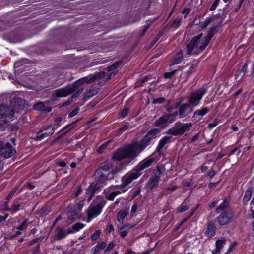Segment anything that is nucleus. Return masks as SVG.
I'll return each instance as SVG.
<instances>
[{
  "mask_svg": "<svg viewBox=\"0 0 254 254\" xmlns=\"http://www.w3.org/2000/svg\"><path fill=\"white\" fill-rule=\"evenodd\" d=\"M189 209V207L187 205H181L177 208V212L182 213L187 211Z\"/></svg>",
  "mask_w": 254,
  "mask_h": 254,
  "instance_id": "nucleus-37",
  "label": "nucleus"
},
{
  "mask_svg": "<svg viewBox=\"0 0 254 254\" xmlns=\"http://www.w3.org/2000/svg\"><path fill=\"white\" fill-rule=\"evenodd\" d=\"M180 19H175L174 20L173 23H172V26L175 28H178L180 25Z\"/></svg>",
  "mask_w": 254,
  "mask_h": 254,
  "instance_id": "nucleus-50",
  "label": "nucleus"
},
{
  "mask_svg": "<svg viewBox=\"0 0 254 254\" xmlns=\"http://www.w3.org/2000/svg\"><path fill=\"white\" fill-rule=\"evenodd\" d=\"M62 219V216L61 215H59L56 218V219L55 220L53 224H52V226H51V229H53L55 225H56V224L60 220H61Z\"/></svg>",
  "mask_w": 254,
  "mask_h": 254,
  "instance_id": "nucleus-60",
  "label": "nucleus"
},
{
  "mask_svg": "<svg viewBox=\"0 0 254 254\" xmlns=\"http://www.w3.org/2000/svg\"><path fill=\"white\" fill-rule=\"evenodd\" d=\"M104 74V72H99L93 75H90L88 76L80 78L74 82L72 84L76 90V93L72 96V99H73L78 97L80 94L83 91V88H79L82 84L84 83H89L95 81L97 78L102 77Z\"/></svg>",
  "mask_w": 254,
  "mask_h": 254,
  "instance_id": "nucleus-4",
  "label": "nucleus"
},
{
  "mask_svg": "<svg viewBox=\"0 0 254 254\" xmlns=\"http://www.w3.org/2000/svg\"><path fill=\"white\" fill-rule=\"evenodd\" d=\"M121 189V190H116V191H114L111 192L110 194H109L107 196V199L109 200L112 201L114 200V198L117 195L121 194V193H124V192H126V189Z\"/></svg>",
  "mask_w": 254,
  "mask_h": 254,
  "instance_id": "nucleus-26",
  "label": "nucleus"
},
{
  "mask_svg": "<svg viewBox=\"0 0 254 254\" xmlns=\"http://www.w3.org/2000/svg\"><path fill=\"white\" fill-rule=\"evenodd\" d=\"M137 208V206L135 204H134L132 206L131 210V212H130V214H131V216H133L135 214V213L136 212Z\"/></svg>",
  "mask_w": 254,
  "mask_h": 254,
  "instance_id": "nucleus-57",
  "label": "nucleus"
},
{
  "mask_svg": "<svg viewBox=\"0 0 254 254\" xmlns=\"http://www.w3.org/2000/svg\"><path fill=\"white\" fill-rule=\"evenodd\" d=\"M129 109L128 108H126L122 110L120 113L121 116L123 118L125 117L128 113Z\"/></svg>",
  "mask_w": 254,
  "mask_h": 254,
  "instance_id": "nucleus-51",
  "label": "nucleus"
},
{
  "mask_svg": "<svg viewBox=\"0 0 254 254\" xmlns=\"http://www.w3.org/2000/svg\"><path fill=\"white\" fill-rule=\"evenodd\" d=\"M170 122V119L168 117L167 114H164L162 116L160 117L158 119L156 120L154 122V125L156 127H159L162 125H165L166 127Z\"/></svg>",
  "mask_w": 254,
  "mask_h": 254,
  "instance_id": "nucleus-21",
  "label": "nucleus"
},
{
  "mask_svg": "<svg viewBox=\"0 0 254 254\" xmlns=\"http://www.w3.org/2000/svg\"><path fill=\"white\" fill-rule=\"evenodd\" d=\"M121 61L116 62V63L113 64L111 66L108 67V70L109 71H111L116 69L120 65H121Z\"/></svg>",
  "mask_w": 254,
  "mask_h": 254,
  "instance_id": "nucleus-36",
  "label": "nucleus"
},
{
  "mask_svg": "<svg viewBox=\"0 0 254 254\" xmlns=\"http://www.w3.org/2000/svg\"><path fill=\"white\" fill-rule=\"evenodd\" d=\"M101 233V232L100 230L96 231L95 232L94 234H93L91 236L92 240H97L100 237Z\"/></svg>",
  "mask_w": 254,
  "mask_h": 254,
  "instance_id": "nucleus-39",
  "label": "nucleus"
},
{
  "mask_svg": "<svg viewBox=\"0 0 254 254\" xmlns=\"http://www.w3.org/2000/svg\"><path fill=\"white\" fill-rule=\"evenodd\" d=\"M172 137L170 136H166L163 137L159 142L158 145L156 148V152L160 154L162 149L167 144L171 142Z\"/></svg>",
  "mask_w": 254,
  "mask_h": 254,
  "instance_id": "nucleus-17",
  "label": "nucleus"
},
{
  "mask_svg": "<svg viewBox=\"0 0 254 254\" xmlns=\"http://www.w3.org/2000/svg\"><path fill=\"white\" fill-rule=\"evenodd\" d=\"M79 110V108L75 109L74 110H73L71 112H70L69 114L68 117L69 118H71V117L75 116L76 114H78Z\"/></svg>",
  "mask_w": 254,
  "mask_h": 254,
  "instance_id": "nucleus-52",
  "label": "nucleus"
},
{
  "mask_svg": "<svg viewBox=\"0 0 254 254\" xmlns=\"http://www.w3.org/2000/svg\"><path fill=\"white\" fill-rule=\"evenodd\" d=\"M153 172L154 173V176L151 177L148 182V185L151 189L157 188L161 177V174L162 173L163 171L161 170L160 167L157 166V170H154Z\"/></svg>",
  "mask_w": 254,
  "mask_h": 254,
  "instance_id": "nucleus-10",
  "label": "nucleus"
},
{
  "mask_svg": "<svg viewBox=\"0 0 254 254\" xmlns=\"http://www.w3.org/2000/svg\"><path fill=\"white\" fill-rule=\"evenodd\" d=\"M109 173L101 172V170H97L95 173L96 180L98 183H104L109 178Z\"/></svg>",
  "mask_w": 254,
  "mask_h": 254,
  "instance_id": "nucleus-19",
  "label": "nucleus"
},
{
  "mask_svg": "<svg viewBox=\"0 0 254 254\" xmlns=\"http://www.w3.org/2000/svg\"><path fill=\"white\" fill-rule=\"evenodd\" d=\"M114 246H115V243H114L113 242L110 243L108 244L107 248L106 249V250L105 251V252H108L110 251L113 248V247Z\"/></svg>",
  "mask_w": 254,
  "mask_h": 254,
  "instance_id": "nucleus-54",
  "label": "nucleus"
},
{
  "mask_svg": "<svg viewBox=\"0 0 254 254\" xmlns=\"http://www.w3.org/2000/svg\"><path fill=\"white\" fill-rule=\"evenodd\" d=\"M219 199H217V200L212 202L211 203H209L208 206L209 209H211L212 208L215 207L216 206V205L219 202Z\"/></svg>",
  "mask_w": 254,
  "mask_h": 254,
  "instance_id": "nucleus-48",
  "label": "nucleus"
},
{
  "mask_svg": "<svg viewBox=\"0 0 254 254\" xmlns=\"http://www.w3.org/2000/svg\"><path fill=\"white\" fill-rule=\"evenodd\" d=\"M165 100V99L164 98L160 97V98L154 99L152 101V103L154 104H161V103H162Z\"/></svg>",
  "mask_w": 254,
  "mask_h": 254,
  "instance_id": "nucleus-41",
  "label": "nucleus"
},
{
  "mask_svg": "<svg viewBox=\"0 0 254 254\" xmlns=\"http://www.w3.org/2000/svg\"><path fill=\"white\" fill-rule=\"evenodd\" d=\"M163 33L162 32H160L158 35L155 37L154 40L152 42V45H154L156 42L159 39V38L162 36Z\"/></svg>",
  "mask_w": 254,
  "mask_h": 254,
  "instance_id": "nucleus-58",
  "label": "nucleus"
},
{
  "mask_svg": "<svg viewBox=\"0 0 254 254\" xmlns=\"http://www.w3.org/2000/svg\"><path fill=\"white\" fill-rule=\"evenodd\" d=\"M42 238H41V237H39L38 238L34 239L28 243V246H31L32 245L35 244V243L38 244V243L41 242L42 241Z\"/></svg>",
  "mask_w": 254,
  "mask_h": 254,
  "instance_id": "nucleus-40",
  "label": "nucleus"
},
{
  "mask_svg": "<svg viewBox=\"0 0 254 254\" xmlns=\"http://www.w3.org/2000/svg\"><path fill=\"white\" fill-rule=\"evenodd\" d=\"M253 193L252 188H249L246 190L243 202L244 204H246L251 199Z\"/></svg>",
  "mask_w": 254,
  "mask_h": 254,
  "instance_id": "nucleus-25",
  "label": "nucleus"
},
{
  "mask_svg": "<svg viewBox=\"0 0 254 254\" xmlns=\"http://www.w3.org/2000/svg\"><path fill=\"white\" fill-rule=\"evenodd\" d=\"M177 70H174L173 71L169 72H166L164 74V77L165 78H171L176 72Z\"/></svg>",
  "mask_w": 254,
  "mask_h": 254,
  "instance_id": "nucleus-42",
  "label": "nucleus"
},
{
  "mask_svg": "<svg viewBox=\"0 0 254 254\" xmlns=\"http://www.w3.org/2000/svg\"><path fill=\"white\" fill-rule=\"evenodd\" d=\"M139 176V174L133 169L122 177V184L118 187L125 189L126 187H128L134 180L137 179Z\"/></svg>",
  "mask_w": 254,
  "mask_h": 254,
  "instance_id": "nucleus-7",
  "label": "nucleus"
},
{
  "mask_svg": "<svg viewBox=\"0 0 254 254\" xmlns=\"http://www.w3.org/2000/svg\"><path fill=\"white\" fill-rule=\"evenodd\" d=\"M54 130H55V129L54 127H53V128H52L50 132H45L44 133H38L36 136V140H41V139L44 138L45 137H47V136H50V135L54 133Z\"/></svg>",
  "mask_w": 254,
  "mask_h": 254,
  "instance_id": "nucleus-27",
  "label": "nucleus"
},
{
  "mask_svg": "<svg viewBox=\"0 0 254 254\" xmlns=\"http://www.w3.org/2000/svg\"><path fill=\"white\" fill-rule=\"evenodd\" d=\"M183 58L182 51H181L178 53L176 56L174 57V64H177L181 62Z\"/></svg>",
  "mask_w": 254,
  "mask_h": 254,
  "instance_id": "nucleus-29",
  "label": "nucleus"
},
{
  "mask_svg": "<svg viewBox=\"0 0 254 254\" xmlns=\"http://www.w3.org/2000/svg\"><path fill=\"white\" fill-rule=\"evenodd\" d=\"M215 212L219 214L216 221L221 226L230 224L234 218V211L229 206V200L225 199L216 209Z\"/></svg>",
  "mask_w": 254,
  "mask_h": 254,
  "instance_id": "nucleus-2",
  "label": "nucleus"
},
{
  "mask_svg": "<svg viewBox=\"0 0 254 254\" xmlns=\"http://www.w3.org/2000/svg\"><path fill=\"white\" fill-rule=\"evenodd\" d=\"M193 111V107H192L189 103L181 104L179 109L180 118L187 116L189 114L191 113Z\"/></svg>",
  "mask_w": 254,
  "mask_h": 254,
  "instance_id": "nucleus-13",
  "label": "nucleus"
},
{
  "mask_svg": "<svg viewBox=\"0 0 254 254\" xmlns=\"http://www.w3.org/2000/svg\"><path fill=\"white\" fill-rule=\"evenodd\" d=\"M17 190V188H13L12 189V190H11V191L10 192V193H9L8 196H7L6 200H9L11 198V197L13 196V195L15 194Z\"/></svg>",
  "mask_w": 254,
  "mask_h": 254,
  "instance_id": "nucleus-43",
  "label": "nucleus"
},
{
  "mask_svg": "<svg viewBox=\"0 0 254 254\" xmlns=\"http://www.w3.org/2000/svg\"><path fill=\"white\" fill-rule=\"evenodd\" d=\"M28 221V219H25L21 225L17 228V229L20 231H22L26 228V224Z\"/></svg>",
  "mask_w": 254,
  "mask_h": 254,
  "instance_id": "nucleus-46",
  "label": "nucleus"
},
{
  "mask_svg": "<svg viewBox=\"0 0 254 254\" xmlns=\"http://www.w3.org/2000/svg\"><path fill=\"white\" fill-rule=\"evenodd\" d=\"M106 201H103L97 205L90 206L87 210V222H89L92 219L97 217L100 213Z\"/></svg>",
  "mask_w": 254,
  "mask_h": 254,
  "instance_id": "nucleus-9",
  "label": "nucleus"
},
{
  "mask_svg": "<svg viewBox=\"0 0 254 254\" xmlns=\"http://www.w3.org/2000/svg\"><path fill=\"white\" fill-rule=\"evenodd\" d=\"M220 0H215L213 3H212L211 7L210 8V10L213 11L216 9L217 6H218Z\"/></svg>",
  "mask_w": 254,
  "mask_h": 254,
  "instance_id": "nucleus-45",
  "label": "nucleus"
},
{
  "mask_svg": "<svg viewBox=\"0 0 254 254\" xmlns=\"http://www.w3.org/2000/svg\"><path fill=\"white\" fill-rule=\"evenodd\" d=\"M118 232L122 238H124L128 234V231L126 229V226H121L118 228Z\"/></svg>",
  "mask_w": 254,
  "mask_h": 254,
  "instance_id": "nucleus-30",
  "label": "nucleus"
},
{
  "mask_svg": "<svg viewBox=\"0 0 254 254\" xmlns=\"http://www.w3.org/2000/svg\"><path fill=\"white\" fill-rule=\"evenodd\" d=\"M100 249L98 247V245H96L95 247H93L92 248V251L93 254H100L99 252L100 251Z\"/></svg>",
  "mask_w": 254,
  "mask_h": 254,
  "instance_id": "nucleus-49",
  "label": "nucleus"
},
{
  "mask_svg": "<svg viewBox=\"0 0 254 254\" xmlns=\"http://www.w3.org/2000/svg\"><path fill=\"white\" fill-rule=\"evenodd\" d=\"M74 92H76V90L73 87V84L65 88L59 89L55 91V96L57 97H66Z\"/></svg>",
  "mask_w": 254,
  "mask_h": 254,
  "instance_id": "nucleus-11",
  "label": "nucleus"
},
{
  "mask_svg": "<svg viewBox=\"0 0 254 254\" xmlns=\"http://www.w3.org/2000/svg\"><path fill=\"white\" fill-rule=\"evenodd\" d=\"M16 151L10 143L0 142V157L7 159L13 156Z\"/></svg>",
  "mask_w": 254,
  "mask_h": 254,
  "instance_id": "nucleus-8",
  "label": "nucleus"
},
{
  "mask_svg": "<svg viewBox=\"0 0 254 254\" xmlns=\"http://www.w3.org/2000/svg\"><path fill=\"white\" fill-rule=\"evenodd\" d=\"M108 143L109 142H107L101 145L97 151V153L99 154H102L103 153L104 149L107 147Z\"/></svg>",
  "mask_w": 254,
  "mask_h": 254,
  "instance_id": "nucleus-38",
  "label": "nucleus"
},
{
  "mask_svg": "<svg viewBox=\"0 0 254 254\" xmlns=\"http://www.w3.org/2000/svg\"><path fill=\"white\" fill-rule=\"evenodd\" d=\"M21 207V206L20 204H18V205L13 204L11 206V210H12L14 212H16L20 209V207Z\"/></svg>",
  "mask_w": 254,
  "mask_h": 254,
  "instance_id": "nucleus-53",
  "label": "nucleus"
},
{
  "mask_svg": "<svg viewBox=\"0 0 254 254\" xmlns=\"http://www.w3.org/2000/svg\"><path fill=\"white\" fill-rule=\"evenodd\" d=\"M207 90L201 88L191 92L188 97L187 100L192 107L198 106L203 96L206 93Z\"/></svg>",
  "mask_w": 254,
  "mask_h": 254,
  "instance_id": "nucleus-6",
  "label": "nucleus"
},
{
  "mask_svg": "<svg viewBox=\"0 0 254 254\" xmlns=\"http://www.w3.org/2000/svg\"><path fill=\"white\" fill-rule=\"evenodd\" d=\"M128 126L127 125H125L123 126L122 127L119 128V132L121 133L123 132L124 131H126L128 128Z\"/></svg>",
  "mask_w": 254,
  "mask_h": 254,
  "instance_id": "nucleus-64",
  "label": "nucleus"
},
{
  "mask_svg": "<svg viewBox=\"0 0 254 254\" xmlns=\"http://www.w3.org/2000/svg\"><path fill=\"white\" fill-rule=\"evenodd\" d=\"M40 244L39 243L37 244L36 246L34 248L33 253L32 254H40Z\"/></svg>",
  "mask_w": 254,
  "mask_h": 254,
  "instance_id": "nucleus-47",
  "label": "nucleus"
},
{
  "mask_svg": "<svg viewBox=\"0 0 254 254\" xmlns=\"http://www.w3.org/2000/svg\"><path fill=\"white\" fill-rule=\"evenodd\" d=\"M191 11V9L190 8H185L183 11H182V13L184 14H185V17H186L187 14Z\"/></svg>",
  "mask_w": 254,
  "mask_h": 254,
  "instance_id": "nucleus-61",
  "label": "nucleus"
},
{
  "mask_svg": "<svg viewBox=\"0 0 254 254\" xmlns=\"http://www.w3.org/2000/svg\"><path fill=\"white\" fill-rule=\"evenodd\" d=\"M102 184L103 183H98L97 182V183L94 186L92 184L89 187L86 192L87 194L90 195V197L88 199V202L91 200L92 197L93 196L94 193L101 188L102 187L101 184Z\"/></svg>",
  "mask_w": 254,
  "mask_h": 254,
  "instance_id": "nucleus-16",
  "label": "nucleus"
},
{
  "mask_svg": "<svg viewBox=\"0 0 254 254\" xmlns=\"http://www.w3.org/2000/svg\"><path fill=\"white\" fill-rule=\"evenodd\" d=\"M218 28H219V26H212L210 30L208 32L207 36H206L204 37L206 39L208 38H210V40L213 37V36L214 34H215V33H216L217 31V30H218Z\"/></svg>",
  "mask_w": 254,
  "mask_h": 254,
  "instance_id": "nucleus-28",
  "label": "nucleus"
},
{
  "mask_svg": "<svg viewBox=\"0 0 254 254\" xmlns=\"http://www.w3.org/2000/svg\"><path fill=\"white\" fill-rule=\"evenodd\" d=\"M127 215V214L125 210L120 211L117 215L118 221L120 222H123Z\"/></svg>",
  "mask_w": 254,
  "mask_h": 254,
  "instance_id": "nucleus-32",
  "label": "nucleus"
},
{
  "mask_svg": "<svg viewBox=\"0 0 254 254\" xmlns=\"http://www.w3.org/2000/svg\"><path fill=\"white\" fill-rule=\"evenodd\" d=\"M19 104V110H22L24 108L25 101L21 98H17L15 99V104L14 107L16 108V106Z\"/></svg>",
  "mask_w": 254,
  "mask_h": 254,
  "instance_id": "nucleus-33",
  "label": "nucleus"
},
{
  "mask_svg": "<svg viewBox=\"0 0 254 254\" xmlns=\"http://www.w3.org/2000/svg\"><path fill=\"white\" fill-rule=\"evenodd\" d=\"M98 245L100 250H103L105 248L106 244L104 242L101 241L98 243Z\"/></svg>",
  "mask_w": 254,
  "mask_h": 254,
  "instance_id": "nucleus-62",
  "label": "nucleus"
},
{
  "mask_svg": "<svg viewBox=\"0 0 254 254\" xmlns=\"http://www.w3.org/2000/svg\"><path fill=\"white\" fill-rule=\"evenodd\" d=\"M78 214H76L75 211L73 210L71 214L69 215L68 218L70 220H74L76 218H78Z\"/></svg>",
  "mask_w": 254,
  "mask_h": 254,
  "instance_id": "nucleus-55",
  "label": "nucleus"
},
{
  "mask_svg": "<svg viewBox=\"0 0 254 254\" xmlns=\"http://www.w3.org/2000/svg\"><path fill=\"white\" fill-rule=\"evenodd\" d=\"M216 229V225L213 221L208 222L207 224L205 235L208 238L213 237L215 235Z\"/></svg>",
  "mask_w": 254,
  "mask_h": 254,
  "instance_id": "nucleus-15",
  "label": "nucleus"
},
{
  "mask_svg": "<svg viewBox=\"0 0 254 254\" xmlns=\"http://www.w3.org/2000/svg\"><path fill=\"white\" fill-rule=\"evenodd\" d=\"M191 126V123H182L181 122H178L166 132V133L174 136L182 135L184 132L189 130Z\"/></svg>",
  "mask_w": 254,
  "mask_h": 254,
  "instance_id": "nucleus-5",
  "label": "nucleus"
},
{
  "mask_svg": "<svg viewBox=\"0 0 254 254\" xmlns=\"http://www.w3.org/2000/svg\"><path fill=\"white\" fill-rule=\"evenodd\" d=\"M210 108L207 107H203L194 111L192 117L199 121L201 119L202 117L205 116L206 114L210 112Z\"/></svg>",
  "mask_w": 254,
  "mask_h": 254,
  "instance_id": "nucleus-18",
  "label": "nucleus"
},
{
  "mask_svg": "<svg viewBox=\"0 0 254 254\" xmlns=\"http://www.w3.org/2000/svg\"><path fill=\"white\" fill-rule=\"evenodd\" d=\"M202 35V34L200 33L193 37L187 45L188 55H197L205 49L210 41V38L207 39L205 37L201 38Z\"/></svg>",
  "mask_w": 254,
  "mask_h": 254,
  "instance_id": "nucleus-3",
  "label": "nucleus"
},
{
  "mask_svg": "<svg viewBox=\"0 0 254 254\" xmlns=\"http://www.w3.org/2000/svg\"><path fill=\"white\" fill-rule=\"evenodd\" d=\"M166 109L167 111L169 113L171 112L173 110V108L170 106V101H168V104L166 106Z\"/></svg>",
  "mask_w": 254,
  "mask_h": 254,
  "instance_id": "nucleus-59",
  "label": "nucleus"
},
{
  "mask_svg": "<svg viewBox=\"0 0 254 254\" xmlns=\"http://www.w3.org/2000/svg\"><path fill=\"white\" fill-rule=\"evenodd\" d=\"M218 121L217 119H215V120L211 123L209 124L208 125V127L210 128H211L212 127H215L216 125H217L218 124Z\"/></svg>",
  "mask_w": 254,
  "mask_h": 254,
  "instance_id": "nucleus-56",
  "label": "nucleus"
},
{
  "mask_svg": "<svg viewBox=\"0 0 254 254\" xmlns=\"http://www.w3.org/2000/svg\"><path fill=\"white\" fill-rule=\"evenodd\" d=\"M168 117L170 119V122L172 123L176 119V117L177 116L179 115V111H176L174 113L172 114H167Z\"/></svg>",
  "mask_w": 254,
  "mask_h": 254,
  "instance_id": "nucleus-35",
  "label": "nucleus"
},
{
  "mask_svg": "<svg viewBox=\"0 0 254 254\" xmlns=\"http://www.w3.org/2000/svg\"><path fill=\"white\" fill-rule=\"evenodd\" d=\"M226 242L225 240H218L216 242V250L213 251V254H218L221 249L223 247Z\"/></svg>",
  "mask_w": 254,
  "mask_h": 254,
  "instance_id": "nucleus-23",
  "label": "nucleus"
},
{
  "mask_svg": "<svg viewBox=\"0 0 254 254\" xmlns=\"http://www.w3.org/2000/svg\"><path fill=\"white\" fill-rule=\"evenodd\" d=\"M84 200H82L80 201L79 203L76 204L75 207L74 209L75 211V213L76 214H78L81 211L83 205H84Z\"/></svg>",
  "mask_w": 254,
  "mask_h": 254,
  "instance_id": "nucleus-31",
  "label": "nucleus"
},
{
  "mask_svg": "<svg viewBox=\"0 0 254 254\" xmlns=\"http://www.w3.org/2000/svg\"><path fill=\"white\" fill-rule=\"evenodd\" d=\"M45 106V104L43 102H39L34 105L33 109L34 110L43 111Z\"/></svg>",
  "mask_w": 254,
  "mask_h": 254,
  "instance_id": "nucleus-34",
  "label": "nucleus"
},
{
  "mask_svg": "<svg viewBox=\"0 0 254 254\" xmlns=\"http://www.w3.org/2000/svg\"><path fill=\"white\" fill-rule=\"evenodd\" d=\"M247 70V64H245V65L243 66L241 70V72L243 74V76H244Z\"/></svg>",
  "mask_w": 254,
  "mask_h": 254,
  "instance_id": "nucleus-63",
  "label": "nucleus"
},
{
  "mask_svg": "<svg viewBox=\"0 0 254 254\" xmlns=\"http://www.w3.org/2000/svg\"><path fill=\"white\" fill-rule=\"evenodd\" d=\"M96 94V91L95 90H90L88 91L86 94L87 98H90Z\"/></svg>",
  "mask_w": 254,
  "mask_h": 254,
  "instance_id": "nucleus-44",
  "label": "nucleus"
},
{
  "mask_svg": "<svg viewBox=\"0 0 254 254\" xmlns=\"http://www.w3.org/2000/svg\"><path fill=\"white\" fill-rule=\"evenodd\" d=\"M112 167V164L108 162H105L101 164V166L97 170H101V172L109 173L108 171Z\"/></svg>",
  "mask_w": 254,
  "mask_h": 254,
  "instance_id": "nucleus-24",
  "label": "nucleus"
},
{
  "mask_svg": "<svg viewBox=\"0 0 254 254\" xmlns=\"http://www.w3.org/2000/svg\"><path fill=\"white\" fill-rule=\"evenodd\" d=\"M68 234L67 231L65 232L64 228L58 227L55 230L54 240L57 241L62 240Z\"/></svg>",
  "mask_w": 254,
  "mask_h": 254,
  "instance_id": "nucleus-20",
  "label": "nucleus"
},
{
  "mask_svg": "<svg viewBox=\"0 0 254 254\" xmlns=\"http://www.w3.org/2000/svg\"><path fill=\"white\" fill-rule=\"evenodd\" d=\"M154 160V159L153 158H146L141 161L137 166H136L134 169L135 171L138 173L140 176L142 174L141 171L150 167L153 163Z\"/></svg>",
  "mask_w": 254,
  "mask_h": 254,
  "instance_id": "nucleus-12",
  "label": "nucleus"
},
{
  "mask_svg": "<svg viewBox=\"0 0 254 254\" xmlns=\"http://www.w3.org/2000/svg\"><path fill=\"white\" fill-rule=\"evenodd\" d=\"M159 132L158 129H151L139 142H134L124 147L118 148L113 154L114 160L120 161L126 158H135L138 154L148 146L150 141L156 137Z\"/></svg>",
  "mask_w": 254,
  "mask_h": 254,
  "instance_id": "nucleus-1",
  "label": "nucleus"
},
{
  "mask_svg": "<svg viewBox=\"0 0 254 254\" xmlns=\"http://www.w3.org/2000/svg\"><path fill=\"white\" fill-rule=\"evenodd\" d=\"M14 114V112L12 109L5 105H0V118L5 117L12 118Z\"/></svg>",
  "mask_w": 254,
  "mask_h": 254,
  "instance_id": "nucleus-14",
  "label": "nucleus"
},
{
  "mask_svg": "<svg viewBox=\"0 0 254 254\" xmlns=\"http://www.w3.org/2000/svg\"><path fill=\"white\" fill-rule=\"evenodd\" d=\"M84 227V225L82 223H76L71 227V228L68 229L67 234H73L75 232L78 231L79 230L82 229Z\"/></svg>",
  "mask_w": 254,
  "mask_h": 254,
  "instance_id": "nucleus-22",
  "label": "nucleus"
}]
</instances>
